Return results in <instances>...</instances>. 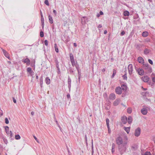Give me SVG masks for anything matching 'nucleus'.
I'll return each instance as SVG.
<instances>
[{
    "label": "nucleus",
    "instance_id": "nucleus-1",
    "mask_svg": "<svg viewBox=\"0 0 155 155\" xmlns=\"http://www.w3.org/2000/svg\"><path fill=\"white\" fill-rule=\"evenodd\" d=\"M127 142H124L123 143L118 146V148L121 154H122L126 151L127 148Z\"/></svg>",
    "mask_w": 155,
    "mask_h": 155
},
{
    "label": "nucleus",
    "instance_id": "nucleus-2",
    "mask_svg": "<svg viewBox=\"0 0 155 155\" xmlns=\"http://www.w3.org/2000/svg\"><path fill=\"white\" fill-rule=\"evenodd\" d=\"M143 68L145 70L147 73H150L152 72V68L148 63L143 64Z\"/></svg>",
    "mask_w": 155,
    "mask_h": 155
},
{
    "label": "nucleus",
    "instance_id": "nucleus-3",
    "mask_svg": "<svg viewBox=\"0 0 155 155\" xmlns=\"http://www.w3.org/2000/svg\"><path fill=\"white\" fill-rule=\"evenodd\" d=\"M116 143L118 145V146L122 145L123 143V141L122 138L120 136L116 138Z\"/></svg>",
    "mask_w": 155,
    "mask_h": 155
},
{
    "label": "nucleus",
    "instance_id": "nucleus-4",
    "mask_svg": "<svg viewBox=\"0 0 155 155\" xmlns=\"http://www.w3.org/2000/svg\"><path fill=\"white\" fill-rule=\"evenodd\" d=\"M141 132V129L140 128L138 127L135 131L134 135L136 137H138L139 136Z\"/></svg>",
    "mask_w": 155,
    "mask_h": 155
},
{
    "label": "nucleus",
    "instance_id": "nucleus-5",
    "mask_svg": "<svg viewBox=\"0 0 155 155\" xmlns=\"http://www.w3.org/2000/svg\"><path fill=\"white\" fill-rule=\"evenodd\" d=\"M136 70L138 74L142 76L144 74V71L141 68H137V69H136Z\"/></svg>",
    "mask_w": 155,
    "mask_h": 155
},
{
    "label": "nucleus",
    "instance_id": "nucleus-6",
    "mask_svg": "<svg viewBox=\"0 0 155 155\" xmlns=\"http://www.w3.org/2000/svg\"><path fill=\"white\" fill-rule=\"evenodd\" d=\"M129 73L130 75L132 74L133 71V65L132 64H129L128 67Z\"/></svg>",
    "mask_w": 155,
    "mask_h": 155
},
{
    "label": "nucleus",
    "instance_id": "nucleus-7",
    "mask_svg": "<svg viewBox=\"0 0 155 155\" xmlns=\"http://www.w3.org/2000/svg\"><path fill=\"white\" fill-rule=\"evenodd\" d=\"M115 91L116 93L118 94H120L122 93L121 88L120 87H116Z\"/></svg>",
    "mask_w": 155,
    "mask_h": 155
},
{
    "label": "nucleus",
    "instance_id": "nucleus-8",
    "mask_svg": "<svg viewBox=\"0 0 155 155\" xmlns=\"http://www.w3.org/2000/svg\"><path fill=\"white\" fill-rule=\"evenodd\" d=\"M127 117L125 116H123L121 117V121L122 123L124 124H125L127 123Z\"/></svg>",
    "mask_w": 155,
    "mask_h": 155
},
{
    "label": "nucleus",
    "instance_id": "nucleus-9",
    "mask_svg": "<svg viewBox=\"0 0 155 155\" xmlns=\"http://www.w3.org/2000/svg\"><path fill=\"white\" fill-rule=\"evenodd\" d=\"M22 62L24 63H26V64L27 65H29L30 63V60L27 58L25 59H23Z\"/></svg>",
    "mask_w": 155,
    "mask_h": 155
},
{
    "label": "nucleus",
    "instance_id": "nucleus-10",
    "mask_svg": "<svg viewBox=\"0 0 155 155\" xmlns=\"http://www.w3.org/2000/svg\"><path fill=\"white\" fill-rule=\"evenodd\" d=\"M116 98V96L114 94H110L109 96V99L110 100H113Z\"/></svg>",
    "mask_w": 155,
    "mask_h": 155
},
{
    "label": "nucleus",
    "instance_id": "nucleus-11",
    "mask_svg": "<svg viewBox=\"0 0 155 155\" xmlns=\"http://www.w3.org/2000/svg\"><path fill=\"white\" fill-rule=\"evenodd\" d=\"M142 79L144 82H147L149 81V78L147 76H145L142 77Z\"/></svg>",
    "mask_w": 155,
    "mask_h": 155
},
{
    "label": "nucleus",
    "instance_id": "nucleus-12",
    "mask_svg": "<svg viewBox=\"0 0 155 155\" xmlns=\"http://www.w3.org/2000/svg\"><path fill=\"white\" fill-rule=\"evenodd\" d=\"M2 51L4 55L7 58H9V56L8 53L5 50L2 48Z\"/></svg>",
    "mask_w": 155,
    "mask_h": 155
},
{
    "label": "nucleus",
    "instance_id": "nucleus-13",
    "mask_svg": "<svg viewBox=\"0 0 155 155\" xmlns=\"http://www.w3.org/2000/svg\"><path fill=\"white\" fill-rule=\"evenodd\" d=\"M142 114L144 115L147 114V110L145 108H143L141 110Z\"/></svg>",
    "mask_w": 155,
    "mask_h": 155
},
{
    "label": "nucleus",
    "instance_id": "nucleus-14",
    "mask_svg": "<svg viewBox=\"0 0 155 155\" xmlns=\"http://www.w3.org/2000/svg\"><path fill=\"white\" fill-rule=\"evenodd\" d=\"M137 60L138 62L141 64H143L144 63V60L143 58L141 57H138Z\"/></svg>",
    "mask_w": 155,
    "mask_h": 155
},
{
    "label": "nucleus",
    "instance_id": "nucleus-15",
    "mask_svg": "<svg viewBox=\"0 0 155 155\" xmlns=\"http://www.w3.org/2000/svg\"><path fill=\"white\" fill-rule=\"evenodd\" d=\"M87 18L86 17H83L81 18V23L83 25L85 24L86 22L87 21Z\"/></svg>",
    "mask_w": 155,
    "mask_h": 155
},
{
    "label": "nucleus",
    "instance_id": "nucleus-16",
    "mask_svg": "<svg viewBox=\"0 0 155 155\" xmlns=\"http://www.w3.org/2000/svg\"><path fill=\"white\" fill-rule=\"evenodd\" d=\"M27 71L31 75H32L34 74V72L32 70L31 68L28 67L27 68Z\"/></svg>",
    "mask_w": 155,
    "mask_h": 155
},
{
    "label": "nucleus",
    "instance_id": "nucleus-17",
    "mask_svg": "<svg viewBox=\"0 0 155 155\" xmlns=\"http://www.w3.org/2000/svg\"><path fill=\"white\" fill-rule=\"evenodd\" d=\"M120 103V99H117L114 102L113 104L115 106H117Z\"/></svg>",
    "mask_w": 155,
    "mask_h": 155
},
{
    "label": "nucleus",
    "instance_id": "nucleus-18",
    "mask_svg": "<svg viewBox=\"0 0 155 155\" xmlns=\"http://www.w3.org/2000/svg\"><path fill=\"white\" fill-rule=\"evenodd\" d=\"M124 129L127 132V133L128 134L130 131V127H124Z\"/></svg>",
    "mask_w": 155,
    "mask_h": 155
},
{
    "label": "nucleus",
    "instance_id": "nucleus-19",
    "mask_svg": "<svg viewBox=\"0 0 155 155\" xmlns=\"http://www.w3.org/2000/svg\"><path fill=\"white\" fill-rule=\"evenodd\" d=\"M45 82L47 84H49L51 82L50 79L48 77H46L45 79Z\"/></svg>",
    "mask_w": 155,
    "mask_h": 155
},
{
    "label": "nucleus",
    "instance_id": "nucleus-20",
    "mask_svg": "<svg viewBox=\"0 0 155 155\" xmlns=\"http://www.w3.org/2000/svg\"><path fill=\"white\" fill-rule=\"evenodd\" d=\"M48 18L50 23L51 24H52L53 23V20L52 17L50 15H49Z\"/></svg>",
    "mask_w": 155,
    "mask_h": 155
},
{
    "label": "nucleus",
    "instance_id": "nucleus-21",
    "mask_svg": "<svg viewBox=\"0 0 155 155\" xmlns=\"http://www.w3.org/2000/svg\"><path fill=\"white\" fill-rule=\"evenodd\" d=\"M132 120V118L131 116L128 117L127 120L129 124H130L131 123Z\"/></svg>",
    "mask_w": 155,
    "mask_h": 155
},
{
    "label": "nucleus",
    "instance_id": "nucleus-22",
    "mask_svg": "<svg viewBox=\"0 0 155 155\" xmlns=\"http://www.w3.org/2000/svg\"><path fill=\"white\" fill-rule=\"evenodd\" d=\"M148 33L147 31L143 32L142 34V35L144 37H146L148 35Z\"/></svg>",
    "mask_w": 155,
    "mask_h": 155
},
{
    "label": "nucleus",
    "instance_id": "nucleus-23",
    "mask_svg": "<svg viewBox=\"0 0 155 155\" xmlns=\"http://www.w3.org/2000/svg\"><path fill=\"white\" fill-rule=\"evenodd\" d=\"M121 90L125 91L126 90V86L125 84H122L121 86Z\"/></svg>",
    "mask_w": 155,
    "mask_h": 155
},
{
    "label": "nucleus",
    "instance_id": "nucleus-24",
    "mask_svg": "<svg viewBox=\"0 0 155 155\" xmlns=\"http://www.w3.org/2000/svg\"><path fill=\"white\" fill-rule=\"evenodd\" d=\"M123 14L125 16H128L130 15V13L128 11H125L124 12Z\"/></svg>",
    "mask_w": 155,
    "mask_h": 155
},
{
    "label": "nucleus",
    "instance_id": "nucleus-25",
    "mask_svg": "<svg viewBox=\"0 0 155 155\" xmlns=\"http://www.w3.org/2000/svg\"><path fill=\"white\" fill-rule=\"evenodd\" d=\"M70 58L71 61H72L74 60V59L73 55L71 53H70Z\"/></svg>",
    "mask_w": 155,
    "mask_h": 155
},
{
    "label": "nucleus",
    "instance_id": "nucleus-26",
    "mask_svg": "<svg viewBox=\"0 0 155 155\" xmlns=\"http://www.w3.org/2000/svg\"><path fill=\"white\" fill-rule=\"evenodd\" d=\"M40 86L41 87H42V84H43V79H42V77H41V78H40Z\"/></svg>",
    "mask_w": 155,
    "mask_h": 155
},
{
    "label": "nucleus",
    "instance_id": "nucleus-27",
    "mask_svg": "<svg viewBox=\"0 0 155 155\" xmlns=\"http://www.w3.org/2000/svg\"><path fill=\"white\" fill-rule=\"evenodd\" d=\"M127 112L129 114H130L132 112V109L130 107L128 108L127 110Z\"/></svg>",
    "mask_w": 155,
    "mask_h": 155
},
{
    "label": "nucleus",
    "instance_id": "nucleus-28",
    "mask_svg": "<svg viewBox=\"0 0 155 155\" xmlns=\"http://www.w3.org/2000/svg\"><path fill=\"white\" fill-rule=\"evenodd\" d=\"M5 128L6 133L7 134H9L8 127V126H6V127H5Z\"/></svg>",
    "mask_w": 155,
    "mask_h": 155
},
{
    "label": "nucleus",
    "instance_id": "nucleus-29",
    "mask_svg": "<svg viewBox=\"0 0 155 155\" xmlns=\"http://www.w3.org/2000/svg\"><path fill=\"white\" fill-rule=\"evenodd\" d=\"M110 120L109 119L107 118L106 119V125L107 127H109V123Z\"/></svg>",
    "mask_w": 155,
    "mask_h": 155
},
{
    "label": "nucleus",
    "instance_id": "nucleus-30",
    "mask_svg": "<svg viewBox=\"0 0 155 155\" xmlns=\"http://www.w3.org/2000/svg\"><path fill=\"white\" fill-rule=\"evenodd\" d=\"M54 48L55 49V51L56 52L58 53V49L57 46L56 44H54Z\"/></svg>",
    "mask_w": 155,
    "mask_h": 155
},
{
    "label": "nucleus",
    "instance_id": "nucleus-31",
    "mask_svg": "<svg viewBox=\"0 0 155 155\" xmlns=\"http://www.w3.org/2000/svg\"><path fill=\"white\" fill-rule=\"evenodd\" d=\"M116 71L115 69H114L113 70V74L111 77L112 78H113L114 77V76H115L116 74Z\"/></svg>",
    "mask_w": 155,
    "mask_h": 155
},
{
    "label": "nucleus",
    "instance_id": "nucleus-32",
    "mask_svg": "<svg viewBox=\"0 0 155 155\" xmlns=\"http://www.w3.org/2000/svg\"><path fill=\"white\" fill-rule=\"evenodd\" d=\"M149 52V50L147 49H145L144 51V53L145 54H148Z\"/></svg>",
    "mask_w": 155,
    "mask_h": 155
},
{
    "label": "nucleus",
    "instance_id": "nucleus-33",
    "mask_svg": "<svg viewBox=\"0 0 155 155\" xmlns=\"http://www.w3.org/2000/svg\"><path fill=\"white\" fill-rule=\"evenodd\" d=\"M151 75L152 77V80L153 81L155 82V76H154V74H152Z\"/></svg>",
    "mask_w": 155,
    "mask_h": 155
},
{
    "label": "nucleus",
    "instance_id": "nucleus-34",
    "mask_svg": "<svg viewBox=\"0 0 155 155\" xmlns=\"http://www.w3.org/2000/svg\"><path fill=\"white\" fill-rule=\"evenodd\" d=\"M21 138L20 136L18 134H17L15 135V138L16 140L20 139Z\"/></svg>",
    "mask_w": 155,
    "mask_h": 155
},
{
    "label": "nucleus",
    "instance_id": "nucleus-35",
    "mask_svg": "<svg viewBox=\"0 0 155 155\" xmlns=\"http://www.w3.org/2000/svg\"><path fill=\"white\" fill-rule=\"evenodd\" d=\"M71 63L73 67L75 66L76 64H77V63H75L74 60L71 61Z\"/></svg>",
    "mask_w": 155,
    "mask_h": 155
},
{
    "label": "nucleus",
    "instance_id": "nucleus-36",
    "mask_svg": "<svg viewBox=\"0 0 155 155\" xmlns=\"http://www.w3.org/2000/svg\"><path fill=\"white\" fill-rule=\"evenodd\" d=\"M56 66L58 70H59V68L58 64V61H56Z\"/></svg>",
    "mask_w": 155,
    "mask_h": 155
},
{
    "label": "nucleus",
    "instance_id": "nucleus-37",
    "mask_svg": "<svg viewBox=\"0 0 155 155\" xmlns=\"http://www.w3.org/2000/svg\"><path fill=\"white\" fill-rule=\"evenodd\" d=\"M44 3L48 6L49 5V4L48 0H45Z\"/></svg>",
    "mask_w": 155,
    "mask_h": 155
},
{
    "label": "nucleus",
    "instance_id": "nucleus-38",
    "mask_svg": "<svg viewBox=\"0 0 155 155\" xmlns=\"http://www.w3.org/2000/svg\"><path fill=\"white\" fill-rule=\"evenodd\" d=\"M9 134H10V138L11 139H12V137L13 136V134L12 133V131H10V132H9Z\"/></svg>",
    "mask_w": 155,
    "mask_h": 155
},
{
    "label": "nucleus",
    "instance_id": "nucleus-39",
    "mask_svg": "<svg viewBox=\"0 0 155 155\" xmlns=\"http://www.w3.org/2000/svg\"><path fill=\"white\" fill-rule=\"evenodd\" d=\"M68 84H71V80L69 77H68Z\"/></svg>",
    "mask_w": 155,
    "mask_h": 155
},
{
    "label": "nucleus",
    "instance_id": "nucleus-40",
    "mask_svg": "<svg viewBox=\"0 0 155 155\" xmlns=\"http://www.w3.org/2000/svg\"><path fill=\"white\" fill-rule=\"evenodd\" d=\"M40 36L41 37H43L44 36V32L42 31H41L40 32Z\"/></svg>",
    "mask_w": 155,
    "mask_h": 155
},
{
    "label": "nucleus",
    "instance_id": "nucleus-41",
    "mask_svg": "<svg viewBox=\"0 0 155 155\" xmlns=\"http://www.w3.org/2000/svg\"><path fill=\"white\" fill-rule=\"evenodd\" d=\"M123 79L125 80H127V76L126 74H125L123 76Z\"/></svg>",
    "mask_w": 155,
    "mask_h": 155
},
{
    "label": "nucleus",
    "instance_id": "nucleus-42",
    "mask_svg": "<svg viewBox=\"0 0 155 155\" xmlns=\"http://www.w3.org/2000/svg\"><path fill=\"white\" fill-rule=\"evenodd\" d=\"M48 41L47 40H45V41H44V44H45V45L46 46H48Z\"/></svg>",
    "mask_w": 155,
    "mask_h": 155
},
{
    "label": "nucleus",
    "instance_id": "nucleus-43",
    "mask_svg": "<svg viewBox=\"0 0 155 155\" xmlns=\"http://www.w3.org/2000/svg\"><path fill=\"white\" fill-rule=\"evenodd\" d=\"M75 66L76 68V69H77V71H78V73H79V65L77 64H76V65H75Z\"/></svg>",
    "mask_w": 155,
    "mask_h": 155
},
{
    "label": "nucleus",
    "instance_id": "nucleus-44",
    "mask_svg": "<svg viewBox=\"0 0 155 155\" xmlns=\"http://www.w3.org/2000/svg\"><path fill=\"white\" fill-rule=\"evenodd\" d=\"M5 123L6 124H8L9 123V121L8 119L7 118H5Z\"/></svg>",
    "mask_w": 155,
    "mask_h": 155
},
{
    "label": "nucleus",
    "instance_id": "nucleus-45",
    "mask_svg": "<svg viewBox=\"0 0 155 155\" xmlns=\"http://www.w3.org/2000/svg\"><path fill=\"white\" fill-rule=\"evenodd\" d=\"M148 62L151 64H153V61L150 59H149L148 60Z\"/></svg>",
    "mask_w": 155,
    "mask_h": 155
},
{
    "label": "nucleus",
    "instance_id": "nucleus-46",
    "mask_svg": "<svg viewBox=\"0 0 155 155\" xmlns=\"http://www.w3.org/2000/svg\"><path fill=\"white\" fill-rule=\"evenodd\" d=\"M144 155H151V154L150 152H146L145 153Z\"/></svg>",
    "mask_w": 155,
    "mask_h": 155
},
{
    "label": "nucleus",
    "instance_id": "nucleus-47",
    "mask_svg": "<svg viewBox=\"0 0 155 155\" xmlns=\"http://www.w3.org/2000/svg\"><path fill=\"white\" fill-rule=\"evenodd\" d=\"M125 34V32L124 31H121V33H120V35L121 36H123V35H124Z\"/></svg>",
    "mask_w": 155,
    "mask_h": 155
},
{
    "label": "nucleus",
    "instance_id": "nucleus-48",
    "mask_svg": "<svg viewBox=\"0 0 155 155\" xmlns=\"http://www.w3.org/2000/svg\"><path fill=\"white\" fill-rule=\"evenodd\" d=\"M108 128V130L109 133H111V130L109 126V127H107Z\"/></svg>",
    "mask_w": 155,
    "mask_h": 155
},
{
    "label": "nucleus",
    "instance_id": "nucleus-49",
    "mask_svg": "<svg viewBox=\"0 0 155 155\" xmlns=\"http://www.w3.org/2000/svg\"><path fill=\"white\" fill-rule=\"evenodd\" d=\"M34 139H35V140L38 143H39V142L38 140L37 139V138H36V137L35 136H34Z\"/></svg>",
    "mask_w": 155,
    "mask_h": 155
},
{
    "label": "nucleus",
    "instance_id": "nucleus-50",
    "mask_svg": "<svg viewBox=\"0 0 155 155\" xmlns=\"http://www.w3.org/2000/svg\"><path fill=\"white\" fill-rule=\"evenodd\" d=\"M103 96L104 97V98H105L106 97H107V94L106 93H105L103 94Z\"/></svg>",
    "mask_w": 155,
    "mask_h": 155
},
{
    "label": "nucleus",
    "instance_id": "nucleus-51",
    "mask_svg": "<svg viewBox=\"0 0 155 155\" xmlns=\"http://www.w3.org/2000/svg\"><path fill=\"white\" fill-rule=\"evenodd\" d=\"M54 120H55V121L56 123V124H57L58 126L59 125V124L58 121L57 120H56V119H55Z\"/></svg>",
    "mask_w": 155,
    "mask_h": 155
},
{
    "label": "nucleus",
    "instance_id": "nucleus-52",
    "mask_svg": "<svg viewBox=\"0 0 155 155\" xmlns=\"http://www.w3.org/2000/svg\"><path fill=\"white\" fill-rule=\"evenodd\" d=\"M41 23L42 28H43L44 27V22H41Z\"/></svg>",
    "mask_w": 155,
    "mask_h": 155
},
{
    "label": "nucleus",
    "instance_id": "nucleus-53",
    "mask_svg": "<svg viewBox=\"0 0 155 155\" xmlns=\"http://www.w3.org/2000/svg\"><path fill=\"white\" fill-rule=\"evenodd\" d=\"M67 98L69 99L70 98V96L69 94H67Z\"/></svg>",
    "mask_w": 155,
    "mask_h": 155
},
{
    "label": "nucleus",
    "instance_id": "nucleus-54",
    "mask_svg": "<svg viewBox=\"0 0 155 155\" xmlns=\"http://www.w3.org/2000/svg\"><path fill=\"white\" fill-rule=\"evenodd\" d=\"M13 102L15 103H16V99L14 98V97L13 98Z\"/></svg>",
    "mask_w": 155,
    "mask_h": 155
},
{
    "label": "nucleus",
    "instance_id": "nucleus-55",
    "mask_svg": "<svg viewBox=\"0 0 155 155\" xmlns=\"http://www.w3.org/2000/svg\"><path fill=\"white\" fill-rule=\"evenodd\" d=\"M41 22H44V18L43 17H41Z\"/></svg>",
    "mask_w": 155,
    "mask_h": 155
},
{
    "label": "nucleus",
    "instance_id": "nucleus-56",
    "mask_svg": "<svg viewBox=\"0 0 155 155\" xmlns=\"http://www.w3.org/2000/svg\"><path fill=\"white\" fill-rule=\"evenodd\" d=\"M53 12L55 14V15H56L57 14V12L55 10H54L53 11Z\"/></svg>",
    "mask_w": 155,
    "mask_h": 155
},
{
    "label": "nucleus",
    "instance_id": "nucleus-57",
    "mask_svg": "<svg viewBox=\"0 0 155 155\" xmlns=\"http://www.w3.org/2000/svg\"><path fill=\"white\" fill-rule=\"evenodd\" d=\"M40 15H41V17H43V14H42V12H41V11H40Z\"/></svg>",
    "mask_w": 155,
    "mask_h": 155
},
{
    "label": "nucleus",
    "instance_id": "nucleus-58",
    "mask_svg": "<svg viewBox=\"0 0 155 155\" xmlns=\"http://www.w3.org/2000/svg\"><path fill=\"white\" fill-rule=\"evenodd\" d=\"M100 15H103V13L102 11H101L100 12Z\"/></svg>",
    "mask_w": 155,
    "mask_h": 155
},
{
    "label": "nucleus",
    "instance_id": "nucleus-59",
    "mask_svg": "<svg viewBox=\"0 0 155 155\" xmlns=\"http://www.w3.org/2000/svg\"><path fill=\"white\" fill-rule=\"evenodd\" d=\"M101 15L99 13H98L97 15V17L98 18Z\"/></svg>",
    "mask_w": 155,
    "mask_h": 155
},
{
    "label": "nucleus",
    "instance_id": "nucleus-60",
    "mask_svg": "<svg viewBox=\"0 0 155 155\" xmlns=\"http://www.w3.org/2000/svg\"><path fill=\"white\" fill-rule=\"evenodd\" d=\"M85 141L86 142H87V135H85Z\"/></svg>",
    "mask_w": 155,
    "mask_h": 155
},
{
    "label": "nucleus",
    "instance_id": "nucleus-61",
    "mask_svg": "<svg viewBox=\"0 0 155 155\" xmlns=\"http://www.w3.org/2000/svg\"><path fill=\"white\" fill-rule=\"evenodd\" d=\"M74 47H76L77 46V44L76 43H74Z\"/></svg>",
    "mask_w": 155,
    "mask_h": 155
},
{
    "label": "nucleus",
    "instance_id": "nucleus-62",
    "mask_svg": "<svg viewBox=\"0 0 155 155\" xmlns=\"http://www.w3.org/2000/svg\"><path fill=\"white\" fill-rule=\"evenodd\" d=\"M68 84V88L69 89H70V88L71 87V84Z\"/></svg>",
    "mask_w": 155,
    "mask_h": 155
},
{
    "label": "nucleus",
    "instance_id": "nucleus-63",
    "mask_svg": "<svg viewBox=\"0 0 155 155\" xmlns=\"http://www.w3.org/2000/svg\"><path fill=\"white\" fill-rule=\"evenodd\" d=\"M107 33V30H105L104 32V34H106Z\"/></svg>",
    "mask_w": 155,
    "mask_h": 155
},
{
    "label": "nucleus",
    "instance_id": "nucleus-64",
    "mask_svg": "<svg viewBox=\"0 0 155 155\" xmlns=\"http://www.w3.org/2000/svg\"><path fill=\"white\" fill-rule=\"evenodd\" d=\"M31 114L32 115H33L34 114V112L33 111H32L31 112Z\"/></svg>",
    "mask_w": 155,
    "mask_h": 155
}]
</instances>
